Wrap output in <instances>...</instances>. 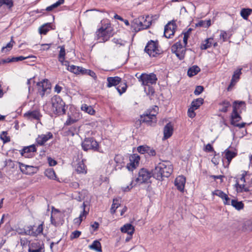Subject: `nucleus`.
I'll return each instance as SVG.
<instances>
[{"mask_svg":"<svg viewBox=\"0 0 252 252\" xmlns=\"http://www.w3.org/2000/svg\"><path fill=\"white\" fill-rule=\"evenodd\" d=\"M173 170V166L169 161H162L156 165L152 170V175L156 180L162 181L164 178H168L171 175Z\"/></svg>","mask_w":252,"mask_h":252,"instance_id":"1","label":"nucleus"},{"mask_svg":"<svg viewBox=\"0 0 252 252\" xmlns=\"http://www.w3.org/2000/svg\"><path fill=\"white\" fill-rule=\"evenodd\" d=\"M243 104H245V102L243 101L235 100L233 104V111L230 117V124L234 126L238 127L239 128L244 127L246 125V123H242L241 124H237L236 123L240 121L242 119L241 116L238 113V109L240 106Z\"/></svg>","mask_w":252,"mask_h":252,"instance_id":"2","label":"nucleus"},{"mask_svg":"<svg viewBox=\"0 0 252 252\" xmlns=\"http://www.w3.org/2000/svg\"><path fill=\"white\" fill-rule=\"evenodd\" d=\"M95 34L97 39H100L101 40L100 42L103 43L108 41L114 34L110 23H107L104 25L102 24V26L97 29Z\"/></svg>","mask_w":252,"mask_h":252,"instance_id":"3","label":"nucleus"},{"mask_svg":"<svg viewBox=\"0 0 252 252\" xmlns=\"http://www.w3.org/2000/svg\"><path fill=\"white\" fill-rule=\"evenodd\" d=\"M52 106L55 114L59 116L65 114V104L60 96L55 95L52 98Z\"/></svg>","mask_w":252,"mask_h":252,"instance_id":"4","label":"nucleus"},{"mask_svg":"<svg viewBox=\"0 0 252 252\" xmlns=\"http://www.w3.org/2000/svg\"><path fill=\"white\" fill-rule=\"evenodd\" d=\"M144 51L150 57H156L163 53V51L159 48L158 41L153 40H150L148 42L145 47Z\"/></svg>","mask_w":252,"mask_h":252,"instance_id":"5","label":"nucleus"},{"mask_svg":"<svg viewBox=\"0 0 252 252\" xmlns=\"http://www.w3.org/2000/svg\"><path fill=\"white\" fill-rule=\"evenodd\" d=\"M81 146L84 151L92 150L94 152H101L98 143L93 137H86L82 142Z\"/></svg>","mask_w":252,"mask_h":252,"instance_id":"6","label":"nucleus"},{"mask_svg":"<svg viewBox=\"0 0 252 252\" xmlns=\"http://www.w3.org/2000/svg\"><path fill=\"white\" fill-rule=\"evenodd\" d=\"M137 78L139 81L142 82V85L143 86H150L156 84L158 80L156 75L154 73H151L149 74L142 73Z\"/></svg>","mask_w":252,"mask_h":252,"instance_id":"7","label":"nucleus"},{"mask_svg":"<svg viewBox=\"0 0 252 252\" xmlns=\"http://www.w3.org/2000/svg\"><path fill=\"white\" fill-rule=\"evenodd\" d=\"M153 177L152 171L150 172L147 169L142 168L140 169L138 172V177L136 179V181L143 183H151L150 178Z\"/></svg>","mask_w":252,"mask_h":252,"instance_id":"8","label":"nucleus"},{"mask_svg":"<svg viewBox=\"0 0 252 252\" xmlns=\"http://www.w3.org/2000/svg\"><path fill=\"white\" fill-rule=\"evenodd\" d=\"M157 121L155 114H152V111L147 110L140 117V122L146 123L148 126L155 125L157 123Z\"/></svg>","mask_w":252,"mask_h":252,"instance_id":"9","label":"nucleus"},{"mask_svg":"<svg viewBox=\"0 0 252 252\" xmlns=\"http://www.w3.org/2000/svg\"><path fill=\"white\" fill-rule=\"evenodd\" d=\"M43 222H42L38 226L35 230L34 229V226L30 225L27 227L26 229L24 230L23 232H20V233L21 234L30 235L33 237H36L38 235L42 233L43 229Z\"/></svg>","mask_w":252,"mask_h":252,"instance_id":"10","label":"nucleus"},{"mask_svg":"<svg viewBox=\"0 0 252 252\" xmlns=\"http://www.w3.org/2000/svg\"><path fill=\"white\" fill-rule=\"evenodd\" d=\"M36 85L38 87V93L42 97L44 96L48 90L51 89V84L47 79L38 82Z\"/></svg>","mask_w":252,"mask_h":252,"instance_id":"11","label":"nucleus"},{"mask_svg":"<svg viewBox=\"0 0 252 252\" xmlns=\"http://www.w3.org/2000/svg\"><path fill=\"white\" fill-rule=\"evenodd\" d=\"M177 26L174 21L168 23L164 27V36L167 38H170L173 35L177 29Z\"/></svg>","mask_w":252,"mask_h":252,"instance_id":"12","label":"nucleus"},{"mask_svg":"<svg viewBox=\"0 0 252 252\" xmlns=\"http://www.w3.org/2000/svg\"><path fill=\"white\" fill-rule=\"evenodd\" d=\"M36 151V146L34 144H32L29 146L24 147L20 151V152L22 156L25 157V158H31L33 157V153Z\"/></svg>","mask_w":252,"mask_h":252,"instance_id":"13","label":"nucleus"},{"mask_svg":"<svg viewBox=\"0 0 252 252\" xmlns=\"http://www.w3.org/2000/svg\"><path fill=\"white\" fill-rule=\"evenodd\" d=\"M24 117L30 120H40L42 117L40 111L38 110L29 111L24 114Z\"/></svg>","mask_w":252,"mask_h":252,"instance_id":"14","label":"nucleus"},{"mask_svg":"<svg viewBox=\"0 0 252 252\" xmlns=\"http://www.w3.org/2000/svg\"><path fill=\"white\" fill-rule=\"evenodd\" d=\"M53 137V134L51 132H47L46 134L38 135L36 139V143L38 145L43 146L49 139Z\"/></svg>","mask_w":252,"mask_h":252,"instance_id":"15","label":"nucleus"},{"mask_svg":"<svg viewBox=\"0 0 252 252\" xmlns=\"http://www.w3.org/2000/svg\"><path fill=\"white\" fill-rule=\"evenodd\" d=\"M186 178L183 176H179L175 180V186L178 190L180 191H183L184 190L186 183Z\"/></svg>","mask_w":252,"mask_h":252,"instance_id":"16","label":"nucleus"},{"mask_svg":"<svg viewBox=\"0 0 252 252\" xmlns=\"http://www.w3.org/2000/svg\"><path fill=\"white\" fill-rule=\"evenodd\" d=\"M173 132V126L171 123L169 122L167 123L165 126L164 127L163 129V134L164 136L163 138L164 139H167L169 138H170Z\"/></svg>","mask_w":252,"mask_h":252,"instance_id":"17","label":"nucleus"},{"mask_svg":"<svg viewBox=\"0 0 252 252\" xmlns=\"http://www.w3.org/2000/svg\"><path fill=\"white\" fill-rule=\"evenodd\" d=\"M107 87L110 88L120 84L122 82V78L118 76L109 77L107 78Z\"/></svg>","mask_w":252,"mask_h":252,"instance_id":"18","label":"nucleus"},{"mask_svg":"<svg viewBox=\"0 0 252 252\" xmlns=\"http://www.w3.org/2000/svg\"><path fill=\"white\" fill-rule=\"evenodd\" d=\"M32 249L30 247L29 249L28 252H42L44 249V244L40 242L33 243L32 244Z\"/></svg>","mask_w":252,"mask_h":252,"instance_id":"19","label":"nucleus"},{"mask_svg":"<svg viewBox=\"0 0 252 252\" xmlns=\"http://www.w3.org/2000/svg\"><path fill=\"white\" fill-rule=\"evenodd\" d=\"M121 231L123 233H127L130 236L134 233V226L130 223H126L121 228Z\"/></svg>","mask_w":252,"mask_h":252,"instance_id":"20","label":"nucleus"},{"mask_svg":"<svg viewBox=\"0 0 252 252\" xmlns=\"http://www.w3.org/2000/svg\"><path fill=\"white\" fill-rule=\"evenodd\" d=\"M2 6H4L9 11L11 12L14 6V0H0V8Z\"/></svg>","mask_w":252,"mask_h":252,"instance_id":"21","label":"nucleus"},{"mask_svg":"<svg viewBox=\"0 0 252 252\" xmlns=\"http://www.w3.org/2000/svg\"><path fill=\"white\" fill-rule=\"evenodd\" d=\"M51 29H52V23H47L40 26L38 31L40 34L45 35Z\"/></svg>","mask_w":252,"mask_h":252,"instance_id":"22","label":"nucleus"},{"mask_svg":"<svg viewBox=\"0 0 252 252\" xmlns=\"http://www.w3.org/2000/svg\"><path fill=\"white\" fill-rule=\"evenodd\" d=\"M219 105L221 106L219 111L223 113H226L228 111V109L231 107L230 102L227 100H223L222 102L219 103Z\"/></svg>","mask_w":252,"mask_h":252,"instance_id":"23","label":"nucleus"},{"mask_svg":"<svg viewBox=\"0 0 252 252\" xmlns=\"http://www.w3.org/2000/svg\"><path fill=\"white\" fill-rule=\"evenodd\" d=\"M224 153L225 154L224 157L227 160L228 164L230 163L232 158H235L237 155L236 152L231 151L228 149L224 151Z\"/></svg>","mask_w":252,"mask_h":252,"instance_id":"24","label":"nucleus"},{"mask_svg":"<svg viewBox=\"0 0 252 252\" xmlns=\"http://www.w3.org/2000/svg\"><path fill=\"white\" fill-rule=\"evenodd\" d=\"M200 71V68L197 65H195L189 68L187 74L189 77H191L195 76Z\"/></svg>","mask_w":252,"mask_h":252,"instance_id":"25","label":"nucleus"},{"mask_svg":"<svg viewBox=\"0 0 252 252\" xmlns=\"http://www.w3.org/2000/svg\"><path fill=\"white\" fill-rule=\"evenodd\" d=\"M183 46L180 41H179L174 44L171 47V52L173 53H175L176 55V53H180L182 50Z\"/></svg>","mask_w":252,"mask_h":252,"instance_id":"26","label":"nucleus"},{"mask_svg":"<svg viewBox=\"0 0 252 252\" xmlns=\"http://www.w3.org/2000/svg\"><path fill=\"white\" fill-rule=\"evenodd\" d=\"M81 109L82 111L91 115H94L95 113V110L92 106L88 105L86 104H82Z\"/></svg>","mask_w":252,"mask_h":252,"instance_id":"27","label":"nucleus"},{"mask_svg":"<svg viewBox=\"0 0 252 252\" xmlns=\"http://www.w3.org/2000/svg\"><path fill=\"white\" fill-rule=\"evenodd\" d=\"M89 248L98 252H102L101 244L98 240H94L93 243L89 245Z\"/></svg>","mask_w":252,"mask_h":252,"instance_id":"28","label":"nucleus"},{"mask_svg":"<svg viewBox=\"0 0 252 252\" xmlns=\"http://www.w3.org/2000/svg\"><path fill=\"white\" fill-rule=\"evenodd\" d=\"M231 205L237 210H241L244 207V204L242 201H239L236 199H232Z\"/></svg>","mask_w":252,"mask_h":252,"instance_id":"29","label":"nucleus"},{"mask_svg":"<svg viewBox=\"0 0 252 252\" xmlns=\"http://www.w3.org/2000/svg\"><path fill=\"white\" fill-rule=\"evenodd\" d=\"M252 13V9L249 8H243L241 9L240 15L245 20H247L249 16Z\"/></svg>","mask_w":252,"mask_h":252,"instance_id":"30","label":"nucleus"},{"mask_svg":"<svg viewBox=\"0 0 252 252\" xmlns=\"http://www.w3.org/2000/svg\"><path fill=\"white\" fill-rule=\"evenodd\" d=\"M36 58L35 56H29L28 57H23V56H19V57H13L12 58H8V62L9 63L11 62H19V61H22L23 60H24L25 59H28V58Z\"/></svg>","mask_w":252,"mask_h":252,"instance_id":"31","label":"nucleus"},{"mask_svg":"<svg viewBox=\"0 0 252 252\" xmlns=\"http://www.w3.org/2000/svg\"><path fill=\"white\" fill-rule=\"evenodd\" d=\"M76 171L79 173H86V166L83 162V161H80L78 163Z\"/></svg>","mask_w":252,"mask_h":252,"instance_id":"32","label":"nucleus"},{"mask_svg":"<svg viewBox=\"0 0 252 252\" xmlns=\"http://www.w3.org/2000/svg\"><path fill=\"white\" fill-rule=\"evenodd\" d=\"M58 48H60L59 54L58 55V60L59 62H62L65 60V49L64 45L60 46Z\"/></svg>","mask_w":252,"mask_h":252,"instance_id":"33","label":"nucleus"},{"mask_svg":"<svg viewBox=\"0 0 252 252\" xmlns=\"http://www.w3.org/2000/svg\"><path fill=\"white\" fill-rule=\"evenodd\" d=\"M204 99L202 98H198L194 99L191 102V106L195 109H198L203 103Z\"/></svg>","mask_w":252,"mask_h":252,"instance_id":"34","label":"nucleus"},{"mask_svg":"<svg viewBox=\"0 0 252 252\" xmlns=\"http://www.w3.org/2000/svg\"><path fill=\"white\" fill-rule=\"evenodd\" d=\"M192 29L191 28H189L188 31L186 32H183L181 34V36H182V34H184L183 37V42L184 44L185 47H186L188 44V40L189 37V34L192 31Z\"/></svg>","mask_w":252,"mask_h":252,"instance_id":"35","label":"nucleus"},{"mask_svg":"<svg viewBox=\"0 0 252 252\" xmlns=\"http://www.w3.org/2000/svg\"><path fill=\"white\" fill-rule=\"evenodd\" d=\"M45 175L50 179L55 180L56 178L55 172L53 169H48L46 170Z\"/></svg>","mask_w":252,"mask_h":252,"instance_id":"36","label":"nucleus"},{"mask_svg":"<svg viewBox=\"0 0 252 252\" xmlns=\"http://www.w3.org/2000/svg\"><path fill=\"white\" fill-rule=\"evenodd\" d=\"M211 25V20L209 19L207 21H203L200 20L199 21L198 23L196 24V27H202L204 28H209Z\"/></svg>","mask_w":252,"mask_h":252,"instance_id":"37","label":"nucleus"},{"mask_svg":"<svg viewBox=\"0 0 252 252\" xmlns=\"http://www.w3.org/2000/svg\"><path fill=\"white\" fill-rule=\"evenodd\" d=\"M120 205L119 203V199L115 198L113 199V204L112 205L110 211L112 214H114L116 212V210Z\"/></svg>","mask_w":252,"mask_h":252,"instance_id":"38","label":"nucleus"},{"mask_svg":"<svg viewBox=\"0 0 252 252\" xmlns=\"http://www.w3.org/2000/svg\"><path fill=\"white\" fill-rule=\"evenodd\" d=\"M213 40V39L212 38L206 39L205 41L206 43L201 44L200 48L202 50H206L210 48L212 46V43L211 41Z\"/></svg>","mask_w":252,"mask_h":252,"instance_id":"39","label":"nucleus"},{"mask_svg":"<svg viewBox=\"0 0 252 252\" xmlns=\"http://www.w3.org/2000/svg\"><path fill=\"white\" fill-rule=\"evenodd\" d=\"M140 159V156L137 154H134L129 157V161L135 163L137 166L139 164Z\"/></svg>","mask_w":252,"mask_h":252,"instance_id":"40","label":"nucleus"},{"mask_svg":"<svg viewBox=\"0 0 252 252\" xmlns=\"http://www.w3.org/2000/svg\"><path fill=\"white\" fill-rule=\"evenodd\" d=\"M120 84V85L117 87L116 89L120 94H122L126 91L127 86L126 83H122L121 82Z\"/></svg>","mask_w":252,"mask_h":252,"instance_id":"41","label":"nucleus"},{"mask_svg":"<svg viewBox=\"0 0 252 252\" xmlns=\"http://www.w3.org/2000/svg\"><path fill=\"white\" fill-rule=\"evenodd\" d=\"M243 229L246 231H252V220H248L246 221L243 225Z\"/></svg>","mask_w":252,"mask_h":252,"instance_id":"42","label":"nucleus"},{"mask_svg":"<svg viewBox=\"0 0 252 252\" xmlns=\"http://www.w3.org/2000/svg\"><path fill=\"white\" fill-rule=\"evenodd\" d=\"M234 187L236 188V191L237 192L241 193L243 192L244 189L245 188V185L244 184L240 185L239 184L238 180H236Z\"/></svg>","mask_w":252,"mask_h":252,"instance_id":"43","label":"nucleus"},{"mask_svg":"<svg viewBox=\"0 0 252 252\" xmlns=\"http://www.w3.org/2000/svg\"><path fill=\"white\" fill-rule=\"evenodd\" d=\"M7 131H2L0 135V138L3 141L4 143L8 142L10 141V137L7 136Z\"/></svg>","mask_w":252,"mask_h":252,"instance_id":"44","label":"nucleus"},{"mask_svg":"<svg viewBox=\"0 0 252 252\" xmlns=\"http://www.w3.org/2000/svg\"><path fill=\"white\" fill-rule=\"evenodd\" d=\"M152 22L151 21L148 22L147 25H145L143 24V23L139 21L138 25L137 27H138V29L137 31H139L142 30L147 29L150 27V26L151 25Z\"/></svg>","mask_w":252,"mask_h":252,"instance_id":"45","label":"nucleus"},{"mask_svg":"<svg viewBox=\"0 0 252 252\" xmlns=\"http://www.w3.org/2000/svg\"><path fill=\"white\" fill-rule=\"evenodd\" d=\"M148 148V146L147 145H142V146H139L137 147V151L141 154H144L145 153H147V149Z\"/></svg>","mask_w":252,"mask_h":252,"instance_id":"46","label":"nucleus"},{"mask_svg":"<svg viewBox=\"0 0 252 252\" xmlns=\"http://www.w3.org/2000/svg\"><path fill=\"white\" fill-rule=\"evenodd\" d=\"M80 69V66H77L74 65H70V67L68 68V70L69 71L74 73L76 74H79V70Z\"/></svg>","mask_w":252,"mask_h":252,"instance_id":"47","label":"nucleus"},{"mask_svg":"<svg viewBox=\"0 0 252 252\" xmlns=\"http://www.w3.org/2000/svg\"><path fill=\"white\" fill-rule=\"evenodd\" d=\"M242 68L238 69L234 72V73L232 75V78H234V79L237 80V81L240 78V76L242 74L241 72Z\"/></svg>","mask_w":252,"mask_h":252,"instance_id":"48","label":"nucleus"},{"mask_svg":"<svg viewBox=\"0 0 252 252\" xmlns=\"http://www.w3.org/2000/svg\"><path fill=\"white\" fill-rule=\"evenodd\" d=\"M186 52V49H184L183 47L182 50L180 53H176V56L180 60H182L185 58V54Z\"/></svg>","mask_w":252,"mask_h":252,"instance_id":"49","label":"nucleus"},{"mask_svg":"<svg viewBox=\"0 0 252 252\" xmlns=\"http://www.w3.org/2000/svg\"><path fill=\"white\" fill-rule=\"evenodd\" d=\"M197 109H195L192 106L190 107L188 109V115L189 117L191 118H194L196 114L194 112V110H196Z\"/></svg>","mask_w":252,"mask_h":252,"instance_id":"50","label":"nucleus"},{"mask_svg":"<svg viewBox=\"0 0 252 252\" xmlns=\"http://www.w3.org/2000/svg\"><path fill=\"white\" fill-rule=\"evenodd\" d=\"M77 120L72 119L70 115H68V118L64 123L65 126H70L77 122Z\"/></svg>","mask_w":252,"mask_h":252,"instance_id":"51","label":"nucleus"},{"mask_svg":"<svg viewBox=\"0 0 252 252\" xmlns=\"http://www.w3.org/2000/svg\"><path fill=\"white\" fill-rule=\"evenodd\" d=\"M204 90V87L202 86H197L194 91V94L195 95H199Z\"/></svg>","mask_w":252,"mask_h":252,"instance_id":"52","label":"nucleus"},{"mask_svg":"<svg viewBox=\"0 0 252 252\" xmlns=\"http://www.w3.org/2000/svg\"><path fill=\"white\" fill-rule=\"evenodd\" d=\"M112 41L116 44H119L120 46H125V43L126 42V41H124L121 39H118V38H114L112 39Z\"/></svg>","mask_w":252,"mask_h":252,"instance_id":"53","label":"nucleus"},{"mask_svg":"<svg viewBox=\"0 0 252 252\" xmlns=\"http://www.w3.org/2000/svg\"><path fill=\"white\" fill-rule=\"evenodd\" d=\"M214 195H216L217 196H219L221 199L225 197L226 195V193H225L223 191L220 190H216L214 192H213Z\"/></svg>","mask_w":252,"mask_h":252,"instance_id":"54","label":"nucleus"},{"mask_svg":"<svg viewBox=\"0 0 252 252\" xmlns=\"http://www.w3.org/2000/svg\"><path fill=\"white\" fill-rule=\"evenodd\" d=\"M19 164L21 171L24 173H26V170H27L28 168H30L32 167L29 165H25V164L21 162H19Z\"/></svg>","mask_w":252,"mask_h":252,"instance_id":"55","label":"nucleus"},{"mask_svg":"<svg viewBox=\"0 0 252 252\" xmlns=\"http://www.w3.org/2000/svg\"><path fill=\"white\" fill-rule=\"evenodd\" d=\"M12 45H11V43H8L5 46H3L1 48V51L2 52L9 51L12 49Z\"/></svg>","mask_w":252,"mask_h":252,"instance_id":"56","label":"nucleus"},{"mask_svg":"<svg viewBox=\"0 0 252 252\" xmlns=\"http://www.w3.org/2000/svg\"><path fill=\"white\" fill-rule=\"evenodd\" d=\"M81 234V232L78 230H75L72 232L70 235V239H75L78 238Z\"/></svg>","mask_w":252,"mask_h":252,"instance_id":"57","label":"nucleus"},{"mask_svg":"<svg viewBox=\"0 0 252 252\" xmlns=\"http://www.w3.org/2000/svg\"><path fill=\"white\" fill-rule=\"evenodd\" d=\"M77 127L75 126H72L69 128L68 130V132L69 134H70L71 136H74L75 133L77 132Z\"/></svg>","mask_w":252,"mask_h":252,"instance_id":"58","label":"nucleus"},{"mask_svg":"<svg viewBox=\"0 0 252 252\" xmlns=\"http://www.w3.org/2000/svg\"><path fill=\"white\" fill-rule=\"evenodd\" d=\"M137 166L135 165V163H134L133 162L130 161L126 165V168L128 169L129 171H133L134 169L136 168Z\"/></svg>","mask_w":252,"mask_h":252,"instance_id":"59","label":"nucleus"},{"mask_svg":"<svg viewBox=\"0 0 252 252\" xmlns=\"http://www.w3.org/2000/svg\"><path fill=\"white\" fill-rule=\"evenodd\" d=\"M220 38H222L223 42L227 41L228 38V35L226 32L222 31L220 34Z\"/></svg>","mask_w":252,"mask_h":252,"instance_id":"60","label":"nucleus"},{"mask_svg":"<svg viewBox=\"0 0 252 252\" xmlns=\"http://www.w3.org/2000/svg\"><path fill=\"white\" fill-rule=\"evenodd\" d=\"M48 162L50 166H53L57 164V162L55 159H53L51 157L48 158Z\"/></svg>","mask_w":252,"mask_h":252,"instance_id":"61","label":"nucleus"},{"mask_svg":"<svg viewBox=\"0 0 252 252\" xmlns=\"http://www.w3.org/2000/svg\"><path fill=\"white\" fill-rule=\"evenodd\" d=\"M237 82V80L234 79V78H232L231 80V82L227 88V90L228 91H231V88L235 85Z\"/></svg>","mask_w":252,"mask_h":252,"instance_id":"62","label":"nucleus"},{"mask_svg":"<svg viewBox=\"0 0 252 252\" xmlns=\"http://www.w3.org/2000/svg\"><path fill=\"white\" fill-rule=\"evenodd\" d=\"M147 154H148L150 156H155L156 155V152L154 149H151L150 147L148 146Z\"/></svg>","mask_w":252,"mask_h":252,"instance_id":"63","label":"nucleus"},{"mask_svg":"<svg viewBox=\"0 0 252 252\" xmlns=\"http://www.w3.org/2000/svg\"><path fill=\"white\" fill-rule=\"evenodd\" d=\"M223 201V204L224 205H230L231 201L230 198L228 196L227 194L225 195V197L222 199Z\"/></svg>","mask_w":252,"mask_h":252,"instance_id":"64","label":"nucleus"}]
</instances>
